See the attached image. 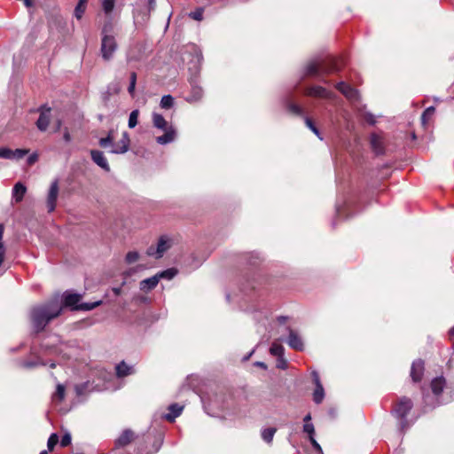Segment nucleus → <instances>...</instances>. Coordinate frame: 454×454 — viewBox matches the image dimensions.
Masks as SVG:
<instances>
[{
    "label": "nucleus",
    "instance_id": "f257e3e1",
    "mask_svg": "<svg viewBox=\"0 0 454 454\" xmlns=\"http://www.w3.org/2000/svg\"><path fill=\"white\" fill-rule=\"evenodd\" d=\"M61 312V306L58 301H51L46 304L36 306L30 313L33 329L41 332L48 323L57 317Z\"/></svg>",
    "mask_w": 454,
    "mask_h": 454
},
{
    "label": "nucleus",
    "instance_id": "f03ea898",
    "mask_svg": "<svg viewBox=\"0 0 454 454\" xmlns=\"http://www.w3.org/2000/svg\"><path fill=\"white\" fill-rule=\"evenodd\" d=\"M338 90H340L349 101L352 102L354 107L358 114L363 117L368 123L373 125L376 123V116L372 113L365 111V106L360 105V94L359 92L341 82L336 85Z\"/></svg>",
    "mask_w": 454,
    "mask_h": 454
},
{
    "label": "nucleus",
    "instance_id": "7ed1b4c3",
    "mask_svg": "<svg viewBox=\"0 0 454 454\" xmlns=\"http://www.w3.org/2000/svg\"><path fill=\"white\" fill-rule=\"evenodd\" d=\"M152 121L154 128L164 132L162 136L156 137V142L160 145H167L175 141L176 130L172 124H169L162 114L153 112L152 114Z\"/></svg>",
    "mask_w": 454,
    "mask_h": 454
},
{
    "label": "nucleus",
    "instance_id": "20e7f679",
    "mask_svg": "<svg viewBox=\"0 0 454 454\" xmlns=\"http://www.w3.org/2000/svg\"><path fill=\"white\" fill-rule=\"evenodd\" d=\"M113 133L114 131L111 130L106 137L100 138L98 142L99 145L103 148L111 146V149L109 150L111 153L122 154L127 153L130 145L129 134L126 131L122 132L121 138L118 142L114 143Z\"/></svg>",
    "mask_w": 454,
    "mask_h": 454
},
{
    "label": "nucleus",
    "instance_id": "39448f33",
    "mask_svg": "<svg viewBox=\"0 0 454 454\" xmlns=\"http://www.w3.org/2000/svg\"><path fill=\"white\" fill-rule=\"evenodd\" d=\"M117 49V43L113 35V25L107 22L102 28L101 54L105 60L112 59Z\"/></svg>",
    "mask_w": 454,
    "mask_h": 454
},
{
    "label": "nucleus",
    "instance_id": "423d86ee",
    "mask_svg": "<svg viewBox=\"0 0 454 454\" xmlns=\"http://www.w3.org/2000/svg\"><path fill=\"white\" fill-rule=\"evenodd\" d=\"M431 389L437 403H448L452 400L453 389L446 384L443 377L434 378L431 382Z\"/></svg>",
    "mask_w": 454,
    "mask_h": 454
},
{
    "label": "nucleus",
    "instance_id": "0eeeda50",
    "mask_svg": "<svg viewBox=\"0 0 454 454\" xmlns=\"http://www.w3.org/2000/svg\"><path fill=\"white\" fill-rule=\"evenodd\" d=\"M82 295L78 294L66 293L64 294V306L69 307L74 310H91L99 306L102 301H97L94 302H83L80 303Z\"/></svg>",
    "mask_w": 454,
    "mask_h": 454
},
{
    "label": "nucleus",
    "instance_id": "6e6552de",
    "mask_svg": "<svg viewBox=\"0 0 454 454\" xmlns=\"http://www.w3.org/2000/svg\"><path fill=\"white\" fill-rule=\"evenodd\" d=\"M337 70V67L332 64L331 67H325L321 60L313 59L307 63L305 67V74L307 75H318L320 74H327Z\"/></svg>",
    "mask_w": 454,
    "mask_h": 454
},
{
    "label": "nucleus",
    "instance_id": "1a4fd4ad",
    "mask_svg": "<svg viewBox=\"0 0 454 454\" xmlns=\"http://www.w3.org/2000/svg\"><path fill=\"white\" fill-rule=\"evenodd\" d=\"M411 408L412 402L409 398L403 397L400 399L397 405L393 410L395 415L401 419L400 424L403 428L405 427L404 419Z\"/></svg>",
    "mask_w": 454,
    "mask_h": 454
},
{
    "label": "nucleus",
    "instance_id": "9d476101",
    "mask_svg": "<svg viewBox=\"0 0 454 454\" xmlns=\"http://www.w3.org/2000/svg\"><path fill=\"white\" fill-rule=\"evenodd\" d=\"M59 181L58 180L52 181L50 185L47 198H46V207H47L48 212H52L56 208L57 200H58V196H59Z\"/></svg>",
    "mask_w": 454,
    "mask_h": 454
},
{
    "label": "nucleus",
    "instance_id": "9b49d317",
    "mask_svg": "<svg viewBox=\"0 0 454 454\" xmlns=\"http://www.w3.org/2000/svg\"><path fill=\"white\" fill-rule=\"evenodd\" d=\"M172 246V241L168 237H161L159 239L157 248L154 250L153 247H149L147 250L148 255L155 256L156 258H160L163 254L168 251Z\"/></svg>",
    "mask_w": 454,
    "mask_h": 454
},
{
    "label": "nucleus",
    "instance_id": "f8f14e48",
    "mask_svg": "<svg viewBox=\"0 0 454 454\" xmlns=\"http://www.w3.org/2000/svg\"><path fill=\"white\" fill-rule=\"evenodd\" d=\"M51 107L42 106L38 111L40 113L39 118L36 121V127L40 131H45L51 121Z\"/></svg>",
    "mask_w": 454,
    "mask_h": 454
},
{
    "label": "nucleus",
    "instance_id": "ddd939ff",
    "mask_svg": "<svg viewBox=\"0 0 454 454\" xmlns=\"http://www.w3.org/2000/svg\"><path fill=\"white\" fill-rule=\"evenodd\" d=\"M311 375L313 378V381L316 385V388L313 393V400L316 403H320L324 400L325 390L320 381L318 373L316 371H314L312 372Z\"/></svg>",
    "mask_w": 454,
    "mask_h": 454
},
{
    "label": "nucleus",
    "instance_id": "4468645a",
    "mask_svg": "<svg viewBox=\"0 0 454 454\" xmlns=\"http://www.w3.org/2000/svg\"><path fill=\"white\" fill-rule=\"evenodd\" d=\"M90 155L92 160L101 168L106 171H110V166L108 164L107 159L105 157L104 153L98 150H91Z\"/></svg>",
    "mask_w": 454,
    "mask_h": 454
},
{
    "label": "nucleus",
    "instance_id": "2eb2a0df",
    "mask_svg": "<svg viewBox=\"0 0 454 454\" xmlns=\"http://www.w3.org/2000/svg\"><path fill=\"white\" fill-rule=\"evenodd\" d=\"M287 344L290 348L301 351L304 348V343L301 336L292 329H289V336L287 339Z\"/></svg>",
    "mask_w": 454,
    "mask_h": 454
},
{
    "label": "nucleus",
    "instance_id": "dca6fc26",
    "mask_svg": "<svg viewBox=\"0 0 454 454\" xmlns=\"http://www.w3.org/2000/svg\"><path fill=\"white\" fill-rule=\"evenodd\" d=\"M307 95L322 98H332L333 93L321 86H313L307 90Z\"/></svg>",
    "mask_w": 454,
    "mask_h": 454
},
{
    "label": "nucleus",
    "instance_id": "f3484780",
    "mask_svg": "<svg viewBox=\"0 0 454 454\" xmlns=\"http://www.w3.org/2000/svg\"><path fill=\"white\" fill-rule=\"evenodd\" d=\"M424 372V363L421 360L414 361L411 364V377L414 382L421 380Z\"/></svg>",
    "mask_w": 454,
    "mask_h": 454
},
{
    "label": "nucleus",
    "instance_id": "a211bd4d",
    "mask_svg": "<svg viewBox=\"0 0 454 454\" xmlns=\"http://www.w3.org/2000/svg\"><path fill=\"white\" fill-rule=\"evenodd\" d=\"M27 192V187L22 183H17L12 192V202L20 203Z\"/></svg>",
    "mask_w": 454,
    "mask_h": 454
},
{
    "label": "nucleus",
    "instance_id": "6ab92c4d",
    "mask_svg": "<svg viewBox=\"0 0 454 454\" xmlns=\"http://www.w3.org/2000/svg\"><path fill=\"white\" fill-rule=\"evenodd\" d=\"M184 410V406L180 405L178 403H173L168 406L169 412L165 414L163 418L167 419L168 421H174L176 418L181 415L182 411Z\"/></svg>",
    "mask_w": 454,
    "mask_h": 454
},
{
    "label": "nucleus",
    "instance_id": "aec40b11",
    "mask_svg": "<svg viewBox=\"0 0 454 454\" xmlns=\"http://www.w3.org/2000/svg\"><path fill=\"white\" fill-rule=\"evenodd\" d=\"M159 279L156 275L142 280L139 284V287L144 292L153 290L157 286Z\"/></svg>",
    "mask_w": 454,
    "mask_h": 454
},
{
    "label": "nucleus",
    "instance_id": "412c9836",
    "mask_svg": "<svg viewBox=\"0 0 454 454\" xmlns=\"http://www.w3.org/2000/svg\"><path fill=\"white\" fill-rule=\"evenodd\" d=\"M133 439V433L132 431L127 429L124 430L121 435L116 439L115 445L117 447H123L129 444Z\"/></svg>",
    "mask_w": 454,
    "mask_h": 454
},
{
    "label": "nucleus",
    "instance_id": "4be33fe9",
    "mask_svg": "<svg viewBox=\"0 0 454 454\" xmlns=\"http://www.w3.org/2000/svg\"><path fill=\"white\" fill-rule=\"evenodd\" d=\"M116 375L118 377H125L133 373V368L126 363L121 362L116 365Z\"/></svg>",
    "mask_w": 454,
    "mask_h": 454
},
{
    "label": "nucleus",
    "instance_id": "5701e85b",
    "mask_svg": "<svg viewBox=\"0 0 454 454\" xmlns=\"http://www.w3.org/2000/svg\"><path fill=\"white\" fill-rule=\"evenodd\" d=\"M371 145L372 149L377 153H380L382 152V141L381 137L377 134L371 135Z\"/></svg>",
    "mask_w": 454,
    "mask_h": 454
},
{
    "label": "nucleus",
    "instance_id": "b1692460",
    "mask_svg": "<svg viewBox=\"0 0 454 454\" xmlns=\"http://www.w3.org/2000/svg\"><path fill=\"white\" fill-rule=\"evenodd\" d=\"M202 97V89L198 86L192 87L191 95L186 98V101L193 103L199 101Z\"/></svg>",
    "mask_w": 454,
    "mask_h": 454
},
{
    "label": "nucleus",
    "instance_id": "393cba45",
    "mask_svg": "<svg viewBox=\"0 0 454 454\" xmlns=\"http://www.w3.org/2000/svg\"><path fill=\"white\" fill-rule=\"evenodd\" d=\"M175 98L171 95H164L160 102V106L162 109H170L174 106Z\"/></svg>",
    "mask_w": 454,
    "mask_h": 454
},
{
    "label": "nucleus",
    "instance_id": "a878e982",
    "mask_svg": "<svg viewBox=\"0 0 454 454\" xmlns=\"http://www.w3.org/2000/svg\"><path fill=\"white\" fill-rule=\"evenodd\" d=\"M270 353L276 357H280L284 356L285 348L281 344L274 341L270 346Z\"/></svg>",
    "mask_w": 454,
    "mask_h": 454
},
{
    "label": "nucleus",
    "instance_id": "bb28decb",
    "mask_svg": "<svg viewBox=\"0 0 454 454\" xmlns=\"http://www.w3.org/2000/svg\"><path fill=\"white\" fill-rule=\"evenodd\" d=\"M277 429L274 427H268L262 431V438L263 441H265L267 443H270L273 440L274 434L276 433Z\"/></svg>",
    "mask_w": 454,
    "mask_h": 454
},
{
    "label": "nucleus",
    "instance_id": "cd10ccee",
    "mask_svg": "<svg viewBox=\"0 0 454 454\" xmlns=\"http://www.w3.org/2000/svg\"><path fill=\"white\" fill-rule=\"evenodd\" d=\"M65 398V387L62 384H58L56 391L52 395V399L55 402H61Z\"/></svg>",
    "mask_w": 454,
    "mask_h": 454
},
{
    "label": "nucleus",
    "instance_id": "c85d7f7f",
    "mask_svg": "<svg viewBox=\"0 0 454 454\" xmlns=\"http://www.w3.org/2000/svg\"><path fill=\"white\" fill-rule=\"evenodd\" d=\"M101 5L106 15H110L114 9V0H101Z\"/></svg>",
    "mask_w": 454,
    "mask_h": 454
},
{
    "label": "nucleus",
    "instance_id": "c756f323",
    "mask_svg": "<svg viewBox=\"0 0 454 454\" xmlns=\"http://www.w3.org/2000/svg\"><path fill=\"white\" fill-rule=\"evenodd\" d=\"M138 116H139V111L137 109L133 110L129 114V121H128V126L129 129H134L138 122Z\"/></svg>",
    "mask_w": 454,
    "mask_h": 454
},
{
    "label": "nucleus",
    "instance_id": "7c9ffc66",
    "mask_svg": "<svg viewBox=\"0 0 454 454\" xmlns=\"http://www.w3.org/2000/svg\"><path fill=\"white\" fill-rule=\"evenodd\" d=\"M176 274V270L175 269H168L166 270L160 271L156 274L158 279L165 278L168 280L172 279Z\"/></svg>",
    "mask_w": 454,
    "mask_h": 454
},
{
    "label": "nucleus",
    "instance_id": "2f4dec72",
    "mask_svg": "<svg viewBox=\"0 0 454 454\" xmlns=\"http://www.w3.org/2000/svg\"><path fill=\"white\" fill-rule=\"evenodd\" d=\"M87 3L83 1H79L75 9H74V16L77 20H81L85 10H86Z\"/></svg>",
    "mask_w": 454,
    "mask_h": 454
},
{
    "label": "nucleus",
    "instance_id": "473e14b6",
    "mask_svg": "<svg viewBox=\"0 0 454 454\" xmlns=\"http://www.w3.org/2000/svg\"><path fill=\"white\" fill-rule=\"evenodd\" d=\"M27 149L11 150V159L20 160L28 153Z\"/></svg>",
    "mask_w": 454,
    "mask_h": 454
},
{
    "label": "nucleus",
    "instance_id": "72a5a7b5",
    "mask_svg": "<svg viewBox=\"0 0 454 454\" xmlns=\"http://www.w3.org/2000/svg\"><path fill=\"white\" fill-rule=\"evenodd\" d=\"M139 259V254L137 251H130L126 254L125 261L127 263H134Z\"/></svg>",
    "mask_w": 454,
    "mask_h": 454
},
{
    "label": "nucleus",
    "instance_id": "f704fd0d",
    "mask_svg": "<svg viewBox=\"0 0 454 454\" xmlns=\"http://www.w3.org/2000/svg\"><path fill=\"white\" fill-rule=\"evenodd\" d=\"M434 114V107L433 106H429L427 107L422 116H421V120H422V123L425 125L427 121V120Z\"/></svg>",
    "mask_w": 454,
    "mask_h": 454
},
{
    "label": "nucleus",
    "instance_id": "c9c22d12",
    "mask_svg": "<svg viewBox=\"0 0 454 454\" xmlns=\"http://www.w3.org/2000/svg\"><path fill=\"white\" fill-rule=\"evenodd\" d=\"M136 82H137V74L136 73H131L130 74V82L129 86L128 88V91L131 96H134L135 89H136Z\"/></svg>",
    "mask_w": 454,
    "mask_h": 454
},
{
    "label": "nucleus",
    "instance_id": "e433bc0d",
    "mask_svg": "<svg viewBox=\"0 0 454 454\" xmlns=\"http://www.w3.org/2000/svg\"><path fill=\"white\" fill-rule=\"evenodd\" d=\"M305 124L306 126L316 135L317 137L322 140L323 138L320 137L319 130L313 124L312 121L309 118L305 119Z\"/></svg>",
    "mask_w": 454,
    "mask_h": 454
},
{
    "label": "nucleus",
    "instance_id": "4c0bfd02",
    "mask_svg": "<svg viewBox=\"0 0 454 454\" xmlns=\"http://www.w3.org/2000/svg\"><path fill=\"white\" fill-rule=\"evenodd\" d=\"M58 441H59L58 435L56 434H52L49 437L48 442H47L48 450H52L54 446L57 444Z\"/></svg>",
    "mask_w": 454,
    "mask_h": 454
},
{
    "label": "nucleus",
    "instance_id": "58836bf2",
    "mask_svg": "<svg viewBox=\"0 0 454 454\" xmlns=\"http://www.w3.org/2000/svg\"><path fill=\"white\" fill-rule=\"evenodd\" d=\"M303 431L309 434V437L313 436L315 434V428L312 423H304Z\"/></svg>",
    "mask_w": 454,
    "mask_h": 454
},
{
    "label": "nucleus",
    "instance_id": "ea45409f",
    "mask_svg": "<svg viewBox=\"0 0 454 454\" xmlns=\"http://www.w3.org/2000/svg\"><path fill=\"white\" fill-rule=\"evenodd\" d=\"M309 441L315 449V454H323L322 448L319 445V443L316 441V439L314 438V435L309 437Z\"/></svg>",
    "mask_w": 454,
    "mask_h": 454
},
{
    "label": "nucleus",
    "instance_id": "a19ab883",
    "mask_svg": "<svg viewBox=\"0 0 454 454\" xmlns=\"http://www.w3.org/2000/svg\"><path fill=\"white\" fill-rule=\"evenodd\" d=\"M191 18H192L195 20H201L203 19V10L198 9L195 12H192L189 14Z\"/></svg>",
    "mask_w": 454,
    "mask_h": 454
},
{
    "label": "nucleus",
    "instance_id": "79ce46f5",
    "mask_svg": "<svg viewBox=\"0 0 454 454\" xmlns=\"http://www.w3.org/2000/svg\"><path fill=\"white\" fill-rule=\"evenodd\" d=\"M71 443V434L69 433H66L60 441V445L62 447L68 446Z\"/></svg>",
    "mask_w": 454,
    "mask_h": 454
},
{
    "label": "nucleus",
    "instance_id": "37998d69",
    "mask_svg": "<svg viewBox=\"0 0 454 454\" xmlns=\"http://www.w3.org/2000/svg\"><path fill=\"white\" fill-rule=\"evenodd\" d=\"M278 360H277V367L279 368V369H286L287 367V362L286 360L285 359L284 356H280V357H277Z\"/></svg>",
    "mask_w": 454,
    "mask_h": 454
},
{
    "label": "nucleus",
    "instance_id": "c03bdc74",
    "mask_svg": "<svg viewBox=\"0 0 454 454\" xmlns=\"http://www.w3.org/2000/svg\"><path fill=\"white\" fill-rule=\"evenodd\" d=\"M0 158L11 159V149L6 147L0 148Z\"/></svg>",
    "mask_w": 454,
    "mask_h": 454
},
{
    "label": "nucleus",
    "instance_id": "a18cd8bd",
    "mask_svg": "<svg viewBox=\"0 0 454 454\" xmlns=\"http://www.w3.org/2000/svg\"><path fill=\"white\" fill-rule=\"evenodd\" d=\"M288 108L289 110L295 114H301V109L299 106L295 105V104H293V103H290L288 105Z\"/></svg>",
    "mask_w": 454,
    "mask_h": 454
},
{
    "label": "nucleus",
    "instance_id": "49530a36",
    "mask_svg": "<svg viewBox=\"0 0 454 454\" xmlns=\"http://www.w3.org/2000/svg\"><path fill=\"white\" fill-rule=\"evenodd\" d=\"M37 160H38V154L36 153H34L28 156L27 161L28 165H33L37 161Z\"/></svg>",
    "mask_w": 454,
    "mask_h": 454
},
{
    "label": "nucleus",
    "instance_id": "de8ad7c7",
    "mask_svg": "<svg viewBox=\"0 0 454 454\" xmlns=\"http://www.w3.org/2000/svg\"><path fill=\"white\" fill-rule=\"evenodd\" d=\"M155 5H156V0H148L149 12L154 10Z\"/></svg>",
    "mask_w": 454,
    "mask_h": 454
},
{
    "label": "nucleus",
    "instance_id": "09e8293b",
    "mask_svg": "<svg viewBox=\"0 0 454 454\" xmlns=\"http://www.w3.org/2000/svg\"><path fill=\"white\" fill-rule=\"evenodd\" d=\"M254 365H255V366H258V367H261V368H262V369H264V370H266V369H267V365H266V364H265V363H263V362H255V363H254Z\"/></svg>",
    "mask_w": 454,
    "mask_h": 454
},
{
    "label": "nucleus",
    "instance_id": "8fccbe9b",
    "mask_svg": "<svg viewBox=\"0 0 454 454\" xmlns=\"http://www.w3.org/2000/svg\"><path fill=\"white\" fill-rule=\"evenodd\" d=\"M450 338L453 342V348H454V326L450 330Z\"/></svg>",
    "mask_w": 454,
    "mask_h": 454
},
{
    "label": "nucleus",
    "instance_id": "3c124183",
    "mask_svg": "<svg viewBox=\"0 0 454 454\" xmlns=\"http://www.w3.org/2000/svg\"><path fill=\"white\" fill-rule=\"evenodd\" d=\"M304 422L305 423H310L309 421L311 420V415L310 414H307L305 417H304Z\"/></svg>",
    "mask_w": 454,
    "mask_h": 454
},
{
    "label": "nucleus",
    "instance_id": "603ef678",
    "mask_svg": "<svg viewBox=\"0 0 454 454\" xmlns=\"http://www.w3.org/2000/svg\"><path fill=\"white\" fill-rule=\"evenodd\" d=\"M27 7L32 6V0H22Z\"/></svg>",
    "mask_w": 454,
    "mask_h": 454
},
{
    "label": "nucleus",
    "instance_id": "864d4df0",
    "mask_svg": "<svg viewBox=\"0 0 454 454\" xmlns=\"http://www.w3.org/2000/svg\"><path fill=\"white\" fill-rule=\"evenodd\" d=\"M75 389L78 395L82 394V386H76Z\"/></svg>",
    "mask_w": 454,
    "mask_h": 454
},
{
    "label": "nucleus",
    "instance_id": "5fc2aeb1",
    "mask_svg": "<svg viewBox=\"0 0 454 454\" xmlns=\"http://www.w3.org/2000/svg\"><path fill=\"white\" fill-rule=\"evenodd\" d=\"M114 293L116 294V295H119L121 294V288H114Z\"/></svg>",
    "mask_w": 454,
    "mask_h": 454
},
{
    "label": "nucleus",
    "instance_id": "6e6d98bb",
    "mask_svg": "<svg viewBox=\"0 0 454 454\" xmlns=\"http://www.w3.org/2000/svg\"><path fill=\"white\" fill-rule=\"evenodd\" d=\"M64 138L66 141H69L70 140V135L67 132L65 135H64Z\"/></svg>",
    "mask_w": 454,
    "mask_h": 454
},
{
    "label": "nucleus",
    "instance_id": "4d7b16f0",
    "mask_svg": "<svg viewBox=\"0 0 454 454\" xmlns=\"http://www.w3.org/2000/svg\"><path fill=\"white\" fill-rule=\"evenodd\" d=\"M133 272H134V270H129L128 271H126V275L130 276Z\"/></svg>",
    "mask_w": 454,
    "mask_h": 454
},
{
    "label": "nucleus",
    "instance_id": "13d9d810",
    "mask_svg": "<svg viewBox=\"0 0 454 454\" xmlns=\"http://www.w3.org/2000/svg\"><path fill=\"white\" fill-rule=\"evenodd\" d=\"M253 352H254V350H253L251 353H249V354H248V356H247L245 357V360L249 359V357L252 356Z\"/></svg>",
    "mask_w": 454,
    "mask_h": 454
},
{
    "label": "nucleus",
    "instance_id": "bf43d9fd",
    "mask_svg": "<svg viewBox=\"0 0 454 454\" xmlns=\"http://www.w3.org/2000/svg\"><path fill=\"white\" fill-rule=\"evenodd\" d=\"M34 365H35V364H31V363H29V364H26V366H27V367H32V366H34Z\"/></svg>",
    "mask_w": 454,
    "mask_h": 454
},
{
    "label": "nucleus",
    "instance_id": "052dcab7",
    "mask_svg": "<svg viewBox=\"0 0 454 454\" xmlns=\"http://www.w3.org/2000/svg\"><path fill=\"white\" fill-rule=\"evenodd\" d=\"M40 454H48L47 450H43L40 452Z\"/></svg>",
    "mask_w": 454,
    "mask_h": 454
}]
</instances>
